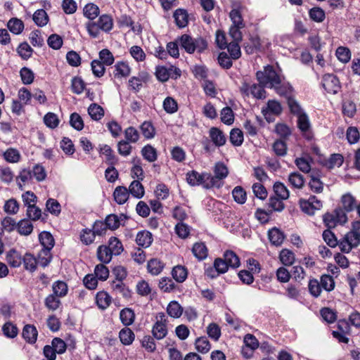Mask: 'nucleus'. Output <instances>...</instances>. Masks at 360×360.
<instances>
[{"instance_id":"aec40b11","label":"nucleus","mask_w":360,"mask_h":360,"mask_svg":"<svg viewBox=\"0 0 360 360\" xmlns=\"http://www.w3.org/2000/svg\"><path fill=\"white\" fill-rule=\"evenodd\" d=\"M256 78L259 84L268 87L270 84V65H267L262 70L257 71Z\"/></svg>"},{"instance_id":"4d7b16f0","label":"nucleus","mask_w":360,"mask_h":360,"mask_svg":"<svg viewBox=\"0 0 360 360\" xmlns=\"http://www.w3.org/2000/svg\"><path fill=\"white\" fill-rule=\"evenodd\" d=\"M22 262L25 269L32 272L36 270L38 264L37 259L32 254L26 253L22 258Z\"/></svg>"},{"instance_id":"7c9ffc66","label":"nucleus","mask_w":360,"mask_h":360,"mask_svg":"<svg viewBox=\"0 0 360 360\" xmlns=\"http://www.w3.org/2000/svg\"><path fill=\"white\" fill-rule=\"evenodd\" d=\"M88 113L92 120L98 121L104 116V110L101 105L91 103L88 108Z\"/></svg>"},{"instance_id":"bf43d9fd","label":"nucleus","mask_w":360,"mask_h":360,"mask_svg":"<svg viewBox=\"0 0 360 360\" xmlns=\"http://www.w3.org/2000/svg\"><path fill=\"white\" fill-rule=\"evenodd\" d=\"M273 188L276 198L287 199L289 197V191L283 184L276 182Z\"/></svg>"},{"instance_id":"c756f323","label":"nucleus","mask_w":360,"mask_h":360,"mask_svg":"<svg viewBox=\"0 0 360 360\" xmlns=\"http://www.w3.org/2000/svg\"><path fill=\"white\" fill-rule=\"evenodd\" d=\"M173 278L178 283L184 282L188 276L187 269L181 265L174 266L172 271Z\"/></svg>"},{"instance_id":"864d4df0","label":"nucleus","mask_w":360,"mask_h":360,"mask_svg":"<svg viewBox=\"0 0 360 360\" xmlns=\"http://www.w3.org/2000/svg\"><path fill=\"white\" fill-rule=\"evenodd\" d=\"M230 141L234 146H241L243 142V131L238 128L231 129L230 132Z\"/></svg>"},{"instance_id":"8fccbe9b","label":"nucleus","mask_w":360,"mask_h":360,"mask_svg":"<svg viewBox=\"0 0 360 360\" xmlns=\"http://www.w3.org/2000/svg\"><path fill=\"white\" fill-rule=\"evenodd\" d=\"M274 132L280 137L281 140H286L291 134V130L289 127L283 123H278L276 125Z\"/></svg>"},{"instance_id":"37998d69","label":"nucleus","mask_w":360,"mask_h":360,"mask_svg":"<svg viewBox=\"0 0 360 360\" xmlns=\"http://www.w3.org/2000/svg\"><path fill=\"white\" fill-rule=\"evenodd\" d=\"M285 238V235L283 231L276 227L271 228V245L280 246Z\"/></svg>"},{"instance_id":"2eb2a0df","label":"nucleus","mask_w":360,"mask_h":360,"mask_svg":"<svg viewBox=\"0 0 360 360\" xmlns=\"http://www.w3.org/2000/svg\"><path fill=\"white\" fill-rule=\"evenodd\" d=\"M310 181L309 186L311 191L316 193H321L323 190V183L320 180V176L318 172L314 171L310 174Z\"/></svg>"},{"instance_id":"79ce46f5","label":"nucleus","mask_w":360,"mask_h":360,"mask_svg":"<svg viewBox=\"0 0 360 360\" xmlns=\"http://www.w3.org/2000/svg\"><path fill=\"white\" fill-rule=\"evenodd\" d=\"M176 23L179 27H184L188 23V15L185 10L177 9L174 13Z\"/></svg>"},{"instance_id":"bb28decb","label":"nucleus","mask_w":360,"mask_h":360,"mask_svg":"<svg viewBox=\"0 0 360 360\" xmlns=\"http://www.w3.org/2000/svg\"><path fill=\"white\" fill-rule=\"evenodd\" d=\"M121 342L124 345H130L135 338L134 332L129 328H122L119 333Z\"/></svg>"},{"instance_id":"5fc2aeb1","label":"nucleus","mask_w":360,"mask_h":360,"mask_svg":"<svg viewBox=\"0 0 360 360\" xmlns=\"http://www.w3.org/2000/svg\"><path fill=\"white\" fill-rule=\"evenodd\" d=\"M195 345L196 349L199 352L202 353V354L207 353L211 349L210 343L209 340H207V338L205 337L198 338L195 340Z\"/></svg>"},{"instance_id":"ea45409f","label":"nucleus","mask_w":360,"mask_h":360,"mask_svg":"<svg viewBox=\"0 0 360 360\" xmlns=\"http://www.w3.org/2000/svg\"><path fill=\"white\" fill-rule=\"evenodd\" d=\"M39 241L42 245V248L51 250L54 245V239L52 235L46 231L41 232L39 236Z\"/></svg>"},{"instance_id":"a18cd8bd","label":"nucleus","mask_w":360,"mask_h":360,"mask_svg":"<svg viewBox=\"0 0 360 360\" xmlns=\"http://www.w3.org/2000/svg\"><path fill=\"white\" fill-rule=\"evenodd\" d=\"M84 15L91 20L95 19L99 15V8L94 4H87L84 8Z\"/></svg>"},{"instance_id":"13d9d810","label":"nucleus","mask_w":360,"mask_h":360,"mask_svg":"<svg viewBox=\"0 0 360 360\" xmlns=\"http://www.w3.org/2000/svg\"><path fill=\"white\" fill-rule=\"evenodd\" d=\"M323 239L326 244L330 248H335L339 246L340 241L338 240L335 234L329 229H326L323 232Z\"/></svg>"},{"instance_id":"9d476101","label":"nucleus","mask_w":360,"mask_h":360,"mask_svg":"<svg viewBox=\"0 0 360 360\" xmlns=\"http://www.w3.org/2000/svg\"><path fill=\"white\" fill-rule=\"evenodd\" d=\"M209 178L210 174L206 172L200 174L196 171H191L186 174V180L190 185H202L205 188L210 183Z\"/></svg>"},{"instance_id":"1a4fd4ad","label":"nucleus","mask_w":360,"mask_h":360,"mask_svg":"<svg viewBox=\"0 0 360 360\" xmlns=\"http://www.w3.org/2000/svg\"><path fill=\"white\" fill-rule=\"evenodd\" d=\"M300 205L301 210L309 215H313L316 210H319L322 207V202L316 196L311 195L308 200H300Z\"/></svg>"},{"instance_id":"09e8293b","label":"nucleus","mask_w":360,"mask_h":360,"mask_svg":"<svg viewBox=\"0 0 360 360\" xmlns=\"http://www.w3.org/2000/svg\"><path fill=\"white\" fill-rule=\"evenodd\" d=\"M308 289L309 293L314 297H319L322 291L321 283L316 278H312L309 281Z\"/></svg>"},{"instance_id":"774afa93","label":"nucleus","mask_w":360,"mask_h":360,"mask_svg":"<svg viewBox=\"0 0 360 360\" xmlns=\"http://www.w3.org/2000/svg\"><path fill=\"white\" fill-rule=\"evenodd\" d=\"M124 134L126 141L133 143H136L140 137L138 130L133 127L125 129Z\"/></svg>"},{"instance_id":"b1692460","label":"nucleus","mask_w":360,"mask_h":360,"mask_svg":"<svg viewBox=\"0 0 360 360\" xmlns=\"http://www.w3.org/2000/svg\"><path fill=\"white\" fill-rule=\"evenodd\" d=\"M7 27L13 34H20L23 31L25 26L21 20L17 18H12L8 20Z\"/></svg>"},{"instance_id":"20e7f679","label":"nucleus","mask_w":360,"mask_h":360,"mask_svg":"<svg viewBox=\"0 0 360 360\" xmlns=\"http://www.w3.org/2000/svg\"><path fill=\"white\" fill-rule=\"evenodd\" d=\"M266 88L259 83H252L248 79H244L239 90L244 98L252 96L257 99H264L268 95Z\"/></svg>"},{"instance_id":"c03bdc74","label":"nucleus","mask_w":360,"mask_h":360,"mask_svg":"<svg viewBox=\"0 0 360 360\" xmlns=\"http://www.w3.org/2000/svg\"><path fill=\"white\" fill-rule=\"evenodd\" d=\"M311 20L316 22H322L326 18L325 11L320 7H314L309 11Z\"/></svg>"},{"instance_id":"603ef678","label":"nucleus","mask_w":360,"mask_h":360,"mask_svg":"<svg viewBox=\"0 0 360 360\" xmlns=\"http://www.w3.org/2000/svg\"><path fill=\"white\" fill-rule=\"evenodd\" d=\"M279 258L283 264L290 266L295 261V255L292 251L283 249L280 252Z\"/></svg>"},{"instance_id":"f03ea898","label":"nucleus","mask_w":360,"mask_h":360,"mask_svg":"<svg viewBox=\"0 0 360 360\" xmlns=\"http://www.w3.org/2000/svg\"><path fill=\"white\" fill-rule=\"evenodd\" d=\"M360 244V221L352 224V229L340 240L339 248L342 252L349 253Z\"/></svg>"},{"instance_id":"ddd939ff","label":"nucleus","mask_w":360,"mask_h":360,"mask_svg":"<svg viewBox=\"0 0 360 360\" xmlns=\"http://www.w3.org/2000/svg\"><path fill=\"white\" fill-rule=\"evenodd\" d=\"M209 136L212 143L217 147H221L225 145L226 138L221 130L217 127H211L209 131Z\"/></svg>"},{"instance_id":"c85d7f7f","label":"nucleus","mask_w":360,"mask_h":360,"mask_svg":"<svg viewBox=\"0 0 360 360\" xmlns=\"http://www.w3.org/2000/svg\"><path fill=\"white\" fill-rule=\"evenodd\" d=\"M168 315L172 318H179L183 314V308L176 301H172L167 307Z\"/></svg>"},{"instance_id":"dca6fc26","label":"nucleus","mask_w":360,"mask_h":360,"mask_svg":"<svg viewBox=\"0 0 360 360\" xmlns=\"http://www.w3.org/2000/svg\"><path fill=\"white\" fill-rule=\"evenodd\" d=\"M129 196V191L125 186H117L113 193L114 199L119 205L124 204L127 201Z\"/></svg>"},{"instance_id":"4be33fe9","label":"nucleus","mask_w":360,"mask_h":360,"mask_svg":"<svg viewBox=\"0 0 360 360\" xmlns=\"http://www.w3.org/2000/svg\"><path fill=\"white\" fill-rule=\"evenodd\" d=\"M96 302L100 309H105L110 306L112 298L106 292L100 291L96 294Z\"/></svg>"},{"instance_id":"4468645a","label":"nucleus","mask_w":360,"mask_h":360,"mask_svg":"<svg viewBox=\"0 0 360 360\" xmlns=\"http://www.w3.org/2000/svg\"><path fill=\"white\" fill-rule=\"evenodd\" d=\"M342 209L347 212L354 211L356 206V200L355 198L349 193L344 194L341 198Z\"/></svg>"},{"instance_id":"e433bc0d","label":"nucleus","mask_w":360,"mask_h":360,"mask_svg":"<svg viewBox=\"0 0 360 360\" xmlns=\"http://www.w3.org/2000/svg\"><path fill=\"white\" fill-rule=\"evenodd\" d=\"M192 252L194 256L199 260L205 259L207 256V249L202 243H196L193 245Z\"/></svg>"},{"instance_id":"393cba45","label":"nucleus","mask_w":360,"mask_h":360,"mask_svg":"<svg viewBox=\"0 0 360 360\" xmlns=\"http://www.w3.org/2000/svg\"><path fill=\"white\" fill-rule=\"evenodd\" d=\"M141 153L143 158L149 162H153L158 158V153L156 149L150 144L145 146L141 149Z\"/></svg>"},{"instance_id":"423d86ee","label":"nucleus","mask_w":360,"mask_h":360,"mask_svg":"<svg viewBox=\"0 0 360 360\" xmlns=\"http://www.w3.org/2000/svg\"><path fill=\"white\" fill-rule=\"evenodd\" d=\"M214 176L210 174V183L207 185V188L221 187L222 185L221 180L227 176L229 170L224 163L219 162L214 165Z\"/></svg>"},{"instance_id":"de8ad7c7","label":"nucleus","mask_w":360,"mask_h":360,"mask_svg":"<svg viewBox=\"0 0 360 360\" xmlns=\"http://www.w3.org/2000/svg\"><path fill=\"white\" fill-rule=\"evenodd\" d=\"M4 158L8 162L16 163L19 162L21 155L20 152L15 148H10L4 153Z\"/></svg>"},{"instance_id":"7ed1b4c3","label":"nucleus","mask_w":360,"mask_h":360,"mask_svg":"<svg viewBox=\"0 0 360 360\" xmlns=\"http://www.w3.org/2000/svg\"><path fill=\"white\" fill-rule=\"evenodd\" d=\"M113 27V20L109 15L104 14L99 17L96 22L89 21L86 24V29L89 34L93 38H97L101 34V30L108 32Z\"/></svg>"},{"instance_id":"f8f14e48","label":"nucleus","mask_w":360,"mask_h":360,"mask_svg":"<svg viewBox=\"0 0 360 360\" xmlns=\"http://www.w3.org/2000/svg\"><path fill=\"white\" fill-rule=\"evenodd\" d=\"M339 330H333L332 335L333 338L337 339L339 342L347 344L349 338L346 336L345 333L349 329L347 322L345 321H340L338 324Z\"/></svg>"},{"instance_id":"a211bd4d","label":"nucleus","mask_w":360,"mask_h":360,"mask_svg":"<svg viewBox=\"0 0 360 360\" xmlns=\"http://www.w3.org/2000/svg\"><path fill=\"white\" fill-rule=\"evenodd\" d=\"M38 332L33 325H26L22 330V337L29 343L34 344L37 341Z\"/></svg>"},{"instance_id":"3c124183","label":"nucleus","mask_w":360,"mask_h":360,"mask_svg":"<svg viewBox=\"0 0 360 360\" xmlns=\"http://www.w3.org/2000/svg\"><path fill=\"white\" fill-rule=\"evenodd\" d=\"M141 131L147 139H153L155 135V129L150 122H143L141 127Z\"/></svg>"},{"instance_id":"412c9836","label":"nucleus","mask_w":360,"mask_h":360,"mask_svg":"<svg viewBox=\"0 0 360 360\" xmlns=\"http://www.w3.org/2000/svg\"><path fill=\"white\" fill-rule=\"evenodd\" d=\"M98 259L103 264H108L111 260L113 254L107 245H100L97 249Z\"/></svg>"},{"instance_id":"39448f33","label":"nucleus","mask_w":360,"mask_h":360,"mask_svg":"<svg viewBox=\"0 0 360 360\" xmlns=\"http://www.w3.org/2000/svg\"><path fill=\"white\" fill-rule=\"evenodd\" d=\"M178 41L181 47L188 53H193L195 51L202 52L207 48V42L204 39L201 37L193 39L186 34L179 37Z\"/></svg>"},{"instance_id":"0eeeda50","label":"nucleus","mask_w":360,"mask_h":360,"mask_svg":"<svg viewBox=\"0 0 360 360\" xmlns=\"http://www.w3.org/2000/svg\"><path fill=\"white\" fill-rule=\"evenodd\" d=\"M321 85L324 91L330 94H337L341 89L340 80L333 74H325L323 75Z\"/></svg>"},{"instance_id":"6e6d98bb","label":"nucleus","mask_w":360,"mask_h":360,"mask_svg":"<svg viewBox=\"0 0 360 360\" xmlns=\"http://www.w3.org/2000/svg\"><path fill=\"white\" fill-rule=\"evenodd\" d=\"M98 280L104 281L109 277V270L104 264H99L95 266L94 274Z\"/></svg>"},{"instance_id":"e2e57ef3","label":"nucleus","mask_w":360,"mask_h":360,"mask_svg":"<svg viewBox=\"0 0 360 360\" xmlns=\"http://www.w3.org/2000/svg\"><path fill=\"white\" fill-rule=\"evenodd\" d=\"M238 44L239 41H231L227 44L226 49L233 60H237L241 56L240 48Z\"/></svg>"},{"instance_id":"58836bf2","label":"nucleus","mask_w":360,"mask_h":360,"mask_svg":"<svg viewBox=\"0 0 360 360\" xmlns=\"http://www.w3.org/2000/svg\"><path fill=\"white\" fill-rule=\"evenodd\" d=\"M38 264L41 266H46L51 260V250L42 248L38 253L37 257Z\"/></svg>"},{"instance_id":"6ab92c4d","label":"nucleus","mask_w":360,"mask_h":360,"mask_svg":"<svg viewBox=\"0 0 360 360\" xmlns=\"http://www.w3.org/2000/svg\"><path fill=\"white\" fill-rule=\"evenodd\" d=\"M129 193L137 199L141 198L145 193L144 187L140 180H134L129 186Z\"/></svg>"},{"instance_id":"473e14b6","label":"nucleus","mask_w":360,"mask_h":360,"mask_svg":"<svg viewBox=\"0 0 360 360\" xmlns=\"http://www.w3.org/2000/svg\"><path fill=\"white\" fill-rule=\"evenodd\" d=\"M6 260L12 267H19L22 262V258L16 250H10L6 255Z\"/></svg>"},{"instance_id":"2f4dec72","label":"nucleus","mask_w":360,"mask_h":360,"mask_svg":"<svg viewBox=\"0 0 360 360\" xmlns=\"http://www.w3.org/2000/svg\"><path fill=\"white\" fill-rule=\"evenodd\" d=\"M32 179V174L30 169H24L20 171L19 175L17 177L18 185L19 188L22 190L23 186L29 184Z\"/></svg>"},{"instance_id":"72a5a7b5","label":"nucleus","mask_w":360,"mask_h":360,"mask_svg":"<svg viewBox=\"0 0 360 360\" xmlns=\"http://www.w3.org/2000/svg\"><path fill=\"white\" fill-rule=\"evenodd\" d=\"M224 259L229 267L238 268L240 266V259L238 256L231 250H227L224 254Z\"/></svg>"},{"instance_id":"f257e3e1","label":"nucleus","mask_w":360,"mask_h":360,"mask_svg":"<svg viewBox=\"0 0 360 360\" xmlns=\"http://www.w3.org/2000/svg\"><path fill=\"white\" fill-rule=\"evenodd\" d=\"M271 89L281 96L288 98L292 96L293 89L285 79L282 70L276 66L271 65Z\"/></svg>"},{"instance_id":"a878e982","label":"nucleus","mask_w":360,"mask_h":360,"mask_svg":"<svg viewBox=\"0 0 360 360\" xmlns=\"http://www.w3.org/2000/svg\"><path fill=\"white\" fill-rule=\"evenodd\" d=\"M120 318L122 323L126 326L131 325L135 319V314L130 308H124L120 313Z\"/></svg>"},{"instance_id":"cd10ccee","label":"nucleus","mask_w":360,"mask_h":360,"mask_svg":"<svg viewBox=\"0 0 360 360\" xmlns=\"http://www.w3.org/2000/svg\"><path fill=\"white\" fill-rule=\"evenodd\" d=\"M344 162V158L341 154H332L328 160H326L324 165L329 169L334 167H340Z\"/></svg>"},{"instance_id":"69168bd1","label":"nucleus","mask_w":360,"mask_h":360,"mask_svg":"<svg viewBox=\"0 0 360 360\" xmlns=\"http://www.w3.org/2000/svg\"><path fill=\"white\" fill-rule=\"evenodd\" d=\"M163 108L169 114H173L178 110L177 102L172 97H167L163 101Z\"/></svg>"},{"instance_id":"5701e85b","label":"nucleus","mask_w":360,"mask_h":360,"mask_svg":"<svg viewBox=\"0 0 360 360\" xmlns=\"http://www.w3.org/2000/svg\"><path fill=\"white\" fill-rule=\"evenodd\" d=\"M32 20L37 26L44 27L49 22V16L44 9H38L34 13Z\"/></svg>"},{"instance_id":"9b49d317","label":"nucleus","mask_w":360,"mask_h":360,"mask_svg":"<svg viewBox=\"0 0 360 360\" xmlns=\"http://www.w3.org/2000/svg\"><path fill=\"white\" fill-rule=\"evenodd\" d=\"M297 117V127L301 131L302 135L307 139L312 137L311 131V124L308 116L306 113L302 114Z\"/></svg>"},{"instance_id":"338daca9","label":"nucleus","mask_w":360,"mask_h":360,"mask_svg":"<svg viewBox=\"0 0 360 360\" xmlns=\"http://www.w3.org/2000/svg\"><path fill=\"white\" fill-rule=\"evenodd\" d=\"M336 56L338 59L343 63H347L351 58V52L349 49L345 46H340L336 50Z\"/></svg>"},{"instance_id":"c9c22d12","label":"nucleus","mask_w":360,"mask_h":360,"mask_svg":"<svg viewBox=\"0 0 360 360\" xmlns=\"http://www.w3.org/2000/svg\"><path fill=\"white\" fill-rule=\"evenodd\" d=\"M108 248L114 255H120L124 250L121 241L116 237H111L109 239Z\"/></svg>"},{"instance_id":"680f3d73","label":"nucleus","mask_w":360,"mask_h":360,"mask_svg":"<svg viewBox=\"0 0 360 360\" xmlns=\"http://www.w3.org/2000/svg\"><path fill=\"white\" fill-rule=\"evenodd\" d=\"M44 122L49 128L55 129L58 126L60 121L56 114L48 112L44 117Z\"/></svg>"},{"instance_id":"0e129e2a","label":"nucleus","mask_w":360,"mask_h":360,"mask_svg":"<svg viewBox=\"0 0 360 360\" xmlns=\"http://www.w3.org/2000/svg\"><path fill=\"white\" fill-rule=\"evenodd\" d=\"M99 153L101 155L105 156V160L110 165H113L116 162L115 156L113 155L112 150L108 145L100 146Z\"/></svg>"},{"instance_id":"f3484780","label":"nucleus","mask_w":360,"mask_h":360,"mask_svg":"<svg viewBox=\"0 0 360 360\" xmlns=\"http://www.w3.org/2000/svg\"><path fill=\"white\" fill-rule=\"evenodd\" d=\"M136 242L139 246L148 248L153 242L152 234L147 231H139L136 235Z\"/></svg>"},{"instance_id":"a19ab883","label":"nucleus","mask_w":360,"mask_h":360,"mask_svg":"<svg viewBox=\"0 0 360 360\" xmlns=\"http://www.w3.org/2000/svg\"><path fill=\"white\" fill-rule=\"evenodd\" d=\"M53 292L58 297H65L68 290L67 284L60 281H58L53 284L52 286Z\"/></svg>"},{"instance_id":"4c0bfd02","label":"nucleus","mask_w":360,"mask_h":360,"mask_svg":"<svg viewBox=\"0 0 360 360\" xmlns=\"http://www.w3.org/2000/svg\"><path fill=\"white\" fill-rule=\"evenodd\" d=\"M164 268V264L158 259H151L148 262V270L152 275H158Z\"/></svg>"},{"instance_id":"052dcab7","label":"nucleus","mask_w":360,"mask_h":360,"mask_svg":"<svg viewBox=\"0 0 360 360\" xmlns=\"http://www.w3.org/2000/svg\"><path fill=\"white\" fill-rule=\"evenodd\" d=\"M320 283L322 288L327 292H330L335 288V281L330 275H322L321 276Z\"/></svg>"},{"instance_id":"6e6552de","label":"nucleus","mask_w":360,"mask_h":360,"mask_svg":"<svg viewBox=\"0 0 360 360\" xmlns=\"http://www.w3.org/2000/svg\"><path fill=\"white\" fill-rule=\"evenodd\" d=\"M167 316L163 312L158 313L155 322L152 328V333L157 340L163 339L167 334Z\"/></svg>"},{"instance_id":"49530a36","label":"nucleus","mask_w":360,"mask_h":360,"mask_svg":"<svg viewBox=\"0 0 360 360\" xmlns=\"http://www.w3.org/2000/svg\"><path fill=\"white\" fill-rule=\"evenodd\" d=\"M17 229L20 235H30L32 230L33 226L27 219H22L17 224Z\"/></svg>"},{"instance_id":"f704fd0d","label":"nucleus","mask_w":360,"mask_h":360,"mask_svg":"<svg viewBox=\"0 0 360 360\" xmlns=\"http://www.w3.org/2000/svg\"><path fill=\"white\" fill-rule=\"evenodd\" d=\"M288 181L290 185L295 188H302L304 184V178L297 172L289 174Z\"/></svg>"}]
</instances>
